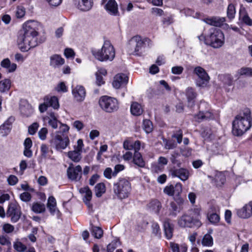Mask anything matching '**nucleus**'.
<instances>
[{"instance_id":"1","label":"nucleus","mask_w":252,"mask_h":252,"mask_svg":"<svg viewBox=\"0 0 252 252\" xmlns=\"http://www.w3.org/2000/svg\"><path fill=\"white\" fill-rule=\"evenodd\" d=\"M252 125L251 111L249 109H246L242 114L236 116L233 121L232 133L235 136H241L251 127Z\"/></svg>"},{"instance_id":"2","label":"nucleus","mask_w":252,"mask_h":252,"mask_svg":"<svg viewBox=\"0 0 252 252\" xmlns=\"http://www.w3.org/2000/svg\"><path fill=\"white\" fill-rule=\"evenodd\" d=\"M201 209L194 207L189 210L178 219V225L183 228L193 227H199L202 225Z\"/></svg>"},{"instance_id":"3","label":"nucleus","mask_w":252,"mask_h":252,"mask_svg":"<svg viewBox=\"0 0 252 252\" xmlns=\"http://www.w3.org/2000/svg\"><path fill=\"white\" fill-rule=\"evenodd\" d=\"M93 56L101 62L112 61L115 56V51L109 41H105L100 50L92 51Z\"/></svg>"},{"instance_id":"4","label":"nucleus","mask_w":252,"mask_h":252,"mask_svg":"<svg viewBox=\"0 0 252 252\" xmlns=\"http://www.w3.org/2000/svg\"><path fill=\"white\" fill-rule=\"evenodd\" d=\"M224 40L223 32L220 29L212 28L210 30L206 41L207 45L214 48H219L224 44Z\"/></svg>"},{"instance_id":"5","label":"nucleus","mask_w":252,"mask_h":252,"mask_svg":"<svg viewBox=\"0 0 252 252\" xmlns=\"http://www.w3.org/2000/svg\"><path fill=\"white\" fill-rule=\"evenodd\" d=\"M38 34L23 33L19 36L18 45L19 49L22 52L28 51L32 48L38 45L37 36Z\"/></svg>"},{"instance_id":"6","label":"nucleus","mask_w":252,"mask_h":252,"mask_svg":"<svg viewBox=\"0 0 252 252\" xmlns=\"http://www.w3.org/2000/svg\"><path fill=\"white\" fill-rule=\"evenodd\" d=\"M113 189L118 198L125 199L127 198L130 194L131 185L127 180L122 178L114 184Z\"/></svg>"},{"instance_id":"7","label":"nucleus","mask_w":252,"mask_h":252,"mask_svg":"<svg viewBox=\"0 0 252 252\" xmlns=\"http://www.w3.org/2000/svg\"><path fill=\"white\" fill-rule=\"evenodd\" d=\"M98 103L101 109L106 113H113L119 109L117 99L111 96L104 95L100 97Z\"/></svg>"},{"instance_id":"8","label":"nucleus","mask_w":252,"mask_h":252,"mask_svg":"<svg viewBox=\"0 0 252 252\" xmlns=\"http://www.w3.org/2000/svg\"><path fill=\"white\" fill-rule=\"evenodd\" d=\"M50 143L57 150H61L65 149L69 145V139L67 135L56 133L55 137L51 140Z\"/></svg>"},{"instance_id":"9","label":"nucleus","mask_w":252,"mask_h":252,"mask_svg":"<svg viewBox=\"0 0 252 252\" xmlns=\"http://www.w3.org/2000/svg\"><path fill=\"white\" fill-rule=\"evenodd\" d=\"M193 73L198 77L196 82V85L200 87L207 86L210 80V77L205 70L201 66H197L194 69Z\"/></svg>"},{"instance_id":"10","label":"nucleus","mask_w":252,"mask_h":252,"mask_svg":"<svg viewBox=\"0 0 252 252\" xmlns=\"http://www.w3.org/2000/svg\"><path fill=\"white\" fill-rule=\"evenodd\" d=\"M169 174L172 177H177L182 181H185L189 179V171L185 168L176 167L175 166L172 167L169 169Z\"/></svg>"},{"instance_id":"11","label":"nucleus","mask_w":252,"mask_h":252,"mask_svg":"<svg viewBox=\"0 0 252 252\" xmlns=\"http://www.w3.org/2000/svg\"><path fill=\"white\" fill-rule=\"evenodd\" d=\"M82 169L80 165L74 167L73 163H70L67 169V175L68 179L76 182L80 181L82 177Z\"/></svg>"},{"instance_id":"12","label":"nucleus","mask_w":252,"mask_h":252,"mask_svg":"<svg viewBox=\"0 0 252 252\" xmlns=\"http://www.w3.org/2000/svg\"><path fill=\"white\" fill-rule=\"evenodd\" d=\"M7 217L11 218V221L13 223L17 222L20 219L22 212L19 207L15 203L10 204L6 212Z\"/></svg>"},{"instance_id":"13","label":"nucleus","mask_w":252,"mask_h":252,"mask_svg":"<svg viewBox=\"0 0 252 252\" xmlns=\"http://www.w3.org/2000/svg\"><path fill=\"white\" fill-rule=\"evenodd\" d=\"M39 27V24L34 20L28 21L23 26V33L26 34H38L37 30Z\"/></svg>"},{"instance_id":"14","label":"nucleus","mask_w":252,"mask_h":252,"mask_svg":"<svg viewBox=\"0 0 252 252\" xmlns=\"http://www.w3.org/2000/svg\"><path fill=\"white\" fill-rule=\"evenodd\" d=\"M237 216L242 219H248L252 216V201L242 208L236 209Z\"/></svg>"},{"instance_id":"15","label":"nucleus","mask_w":252,"mask_h":252,"mask_svg":"<svg viewBox=\"0 0 252 252\" xmlns=\"http://www.w3.org/2000/svg\"><path fill=\"white\" fill-rule=\"evenodd\" d=\"M128 78L125 74L120 73L117 74L114 78L112 85L114 88L118 89L125 86L128 82Z\"/></svg>"},{"instance_id":"16","label":"nucleus","mask_w":252,"mask_h":252,"mask_svg":"<svg viewBox=\"0 0 252 252\" xmlns=\"http://www.w3.org/2000/svg\"><path fill=\"white\" fill-rule=\"evenodd\" d=\"M19 109L21 114L24 117H28L33 113L32 106L25 99L20 100Z\"/></svg>"},{"instance_id":"17","label":"nucleus","mask_w":252,"mask_h":252,"mask_svg":"<svg viewBox=\"0 0 252 252\" xmlns=\"http://www.w3.org/2000/svg\"><path fill=\"white\" fill-rule=\"evenodd\" d=\"M74 2L76 7L83 11L90 10L93 5V0H74Z\"/></svg>"},{"instance_id":"18","label":"nucleus","mask_w":252,"mask_h":252,"mask_svg":"<svg viewBox=\"0 0 252 252\" xmlns=\"http://www.w3.org/2000/svg\"><path fill=\"white\" fill-rule=\"evenodd\" d=\"M130 44L134 47L135 55H139L138 52L145 45V42L141 39L140 36H135L130 40Z\"/></svg>"},{"instance_id":"19","label":"nucleus","mask_w":252,"mask_h":252,"mask_svg":"<svg viewBox=\"0 0 252 252\" xmlns=\"http://www.w3.org/2000/svg\"><path fill=\"white\" fill-rule=\"evenodd\" d=\"M72 94L76 100L78 101H83L86 96L85 88L82 86H77L73 89Z\"/></svg>"},{"instance_id":"20","label":"nucleus","mask_w":252,"mask_h":252,"mask_svg":"<svg viewBox=\"0 0 252 252\" xmlns=\"http://www.w3.org/2000/svg\"><path fill=\"white\" fill-rule=\"evenodd\" d=\"M79 192L81 194H85L83 201L89 207H91L92 205L90 202L92 198V192L89 187L86 186L80 189Z\"/></svg>"},{"instance_id":"21","label":"nucleus","mask_w":252,"mask_h":252,"mask_svg":"<svg viewBox=\"0 0 252 252\" xmlns=\"http://www.w3.org/2000/svg\"><path fill=\"white\" fill-rule=\"evenodd\" d=\"M207 218L211 223L215 224L220 220V216L217 214L216 207L215 206H211L207 214Z\"/></svg>"},{"instance_id":"22","label":"nucleus","mask_w":252,"mask_h":252,"mask_svg":"<svg viewBox=\"0 0 252 252\" xmlns=\"http://www.w3.org/2000/svg\"><path fill=\"white\" fill-rule=\"evenodd\" d=\"M194 119L198 122L213 119V115L209 111H200L198 114L194 115Z\"/></svg>"},{"instance_id":"23","label":"nucleus","mask_w":252,"mask_h":252,"mask_svg":"<svg viewBox=\"0 0 252 252\" xmlns=\"http://www.w3.org/2000/svg\"><path fill=\"white\" fill-rule=\"evenodd\" d=\"M204 21L209 25L215 27H220L225 21V18L224 17H213L206 18Z\"/></svg>"},{"instance_id":"24","label":"nucleus","mask_w":252,"mask_h":252,"mask_svg":"<svg viewBox=\"0 0 252 252\" xmlns=\"http://www.w3.org/2000/svg\"><path fill=\"white\" fill-rule=\"evenodd\" d=\"M105 8L111 15L116 16L118 13V5L115 0H109L105 4Z\"/></svg>"},{"instance_id":"25","label":"nucleus","mask_w":252,"mask_h":252,"mask_svg":"<svg viewBox=\"0 0 252 252\" xmlns=\"http://www.w3.org/2000/svg\"><path fill=\"white\" fill-rule=\"evenodd\" d=\"M50 59V65L55 68L64 63V60L59 55L55 54L51 56Z\"/></svg>"},{"instance_id":"26","label":"nucleus","mask_w":252,"mask_h":252,"mask_svg":"<svg viewBox=\"0 0 252 252\" xmlns=\"http://www.w3.org/2000/svg\"><path fill=\"white\" fill-rule=\"evenodd\" d=\"M239 19L247 25H252V20L249 16L245 8L244 7H241L240 8Z\"/></svg>"},{"instance_id":"27","label":"nucleus","mask_w":252,"mask_h":252,"mask_svg":"<svg viewBox=\"0 0 252 252\" xmlns=\"http://www.w3.org/2000/svg\"><path fill=\"white\" fill-rule=\"evenodd\" d=\"M186 94L188 101V105L192 107L194 104V99L196 96V93L193 88L189 87L186 90Z\"/></svg>"},{"instance_id":"28","label":"nucleus","mask_w":252,"mask_h":252,"mask_svg":"<svg viewBox=\"0 0 252 252\" xmlns=\"http://www.w3.org/2000/svg\"><path fill=\"white\" fill-rule=\"evenodd\" d=\"M44 100L48 104V106L52 107L55 109H58L59 108V100L56 96H46Z\"/></svg>"},{"instance_id":"29","label":"nucleus","mask_w":252,"mask_h":252,"mask_svg":"<svg viewBox=\"0 0 252 252\" xmlns=\"http://www.w3.org/2000/svg\"><path fill=\"white\" fill-rule=\"evenodd\" d=\"M130 112L133 115L137 116L142 114L143 109L139 103L137 102H132L131 104Z\"/></svg>"},{"instance_id":"30","label":"nucleus","mask_w":252,"mask_h":252,"mask_svg":"<svg viewBox=\"0 0 252 252\" xmlns=\"http://www.w3.org/2000/svg\"><path fill=\"white\" fill-rule=\"evenodd\" d=\"M164 234L167 239H170L173 236V228L168 220H165L163 223Z\"/></svg>"},{"instance_id":"31","label":"nucleus","mask_w":252,"mask_h":252,"mask_svg":"<svg viewBox=\"0 0 252 252\" xmlns=\"http://www.w3.org/2000/svg\"><path fill=\"white\" fill-rule=\"evenodd\" d=\"M49 115V117H48L49 125L53 128L56 129L58 127V124L61 123L58 121L57 117L54 112H51Z\"/></svg>"},{"instance_id":"32","label":"nucleus","mask_w":252,"mask_h":252,"mask_svg":"<svg viewBox=\"0 0 252 252\" xmlns=\"http://www.w3.org/2000/svg\"><path fill=\"white\" fill-rule=\"evenodd\" d=\"M170 248L172 252H187V247L185 245H179L174 242L170 243Z\"/></svg>"},{"instance_id":"33","label":"nucleus","mask_w":252,"mask_h":252,"mask_svg":"<svg viewBox=\"0 0 252 252\" xmlns=\"http://www.w3.org/2000/svg\"><path fill=\"white\" fill-rule=\"evenodd\" d=\"M133 162L140 167H143L145 166V162L139 152L134 153L133 157Z\"/></svg>"},{"instance_id":"34","label":"nucleus","mask_w":252,"mask_h":252,"mask_svg":"<svg viewBox=\"0 0 252 252\" xmlns=\"http://www.w3.org/2000/svg\"><path fill=\"white\" fill-rule=\"evenodd\" d=\"M67 155L68 158L75 162H79L82 158L81 153L75 150L68 152Z\"/></svg>"},{"instance_id":"35","label":"nucleus","mask_w":252,"mask_h":252,"mask_svg":"<svg viewBox=\"0 0 252 252\" xmlns=\"http://www.w3.org/2000/svg\"><path fill=\"white\" fill-rule=\"evenodd\" d=\"M219 79L224 86H230L232 84L233 78L229 74H221L219 76Z\"/></svg>"},{"instance_id":"36","label":"nucleus","mask_w":252,"mask_h":252,"mask_svg":"<svg viewBox=\"0 0 252 252\" xmlns=\"http://www.w3.org/2000/svg\"><path fill=\"white\" fill-rule=\"evenodd\" d=\"M148 206L155 213L158 214L161 208V203L157 200H152Z\"/></svg>"},{"instance_id":"37","label":"nucleus","mask_w":252,"mask_h":252,"mask_svg":"<svg viewBox=\"0 0 252 252\" xmlns=\"http://www.w3.org/2000/svg\"><path fill=\"white\" fill-rule=\"evenodd\" d=\"M32 210L35 213H42L45 212V207L43 203L35 202L32 205Z\"/></svg>"},{"instance_id":"38","label":"nucleus","mask_w":252,"mask_h":252,"mask_svg":"<svg viewBox=\"0 0 252 252\" xmlns=\"http://www.w3.org/2000/svg\"><path fill=\"white\" fill-rule=\"evenodd\" d=\"M169 209L170 211L169 215L174 217H176L181 210L180 207L174 202H171L170 203V208Z\"/></svg>"},{"instance_id":"39","label":"nucleus","mask_w":252,"mask_h":252,"mask_svg":"<svg viewBox=\"0 0 252 252\" xmlns=\"http://www.w3.org/2000/svg\"><path fill=\"white\" fill-rule=\"evenodd\" d=\"M56 201L55 198L51 196H50L48 200L47 207L49 208L50 213L54 214L56 210Z\"/></svg>"},{"instance_id":"40","label":"nucleus","mask_w":252,"mask_h":252,"mask_svg":"<svg viewBox=\"0 0 252 252\" xmlns=\"http://www.w3.org/2000/svg\"><path fill=\"white\" fill-rule=\"evenodd\" d=\"M10 80L5 79L0 81V91L1 92H5L8 91L10 88Z\"/></svg>"},{"instance_id":"41","label":"nucleus","mask_w":252,"mask_h":252,"mask_svg":"<svg viewBox=\"0 0 252 252\" xmlns=\"http://www.w3.org/2000/svg\"><path fill=\"white\" fill-rule=\"evenodd\" d=\"M105 192V186L104 183H100L95 187V193L97 197H100Z\"/></svg>"},{"instance_id":"42","label":"nucleus","mask_w":252,"mask_h":252,"mask_svg":"<svg viewBox=\"0 0 252 252\" xmlns=\"http://www.w3.org/2000/svg\"><path fill=\"white\" fill-rule=\"evenodd\" d=\"M91 233L95 238L100 239L103 235V230L99 227L92 226L91 228Z\"/></svg>"},{"instance_id":"43","label":"nucleus","mask_w":252,"mask_h":252,"mask_svg":"<svg viewBox=\"0 0 252 252\" xmlns=\"http://www.w3.org/2000/svg\"><path fill=\"white\" fill-rule=\"evenodd\" d=\"M237 72L241 76L252 77V68L251 67H243L239 69Z\"/></svg>"},{"instance_id":"44","label":"nucleus","mask_w":252,"mask_h":252,"mask_svg":"<svg viewBox=\"0 0 252 252\" xmlns=\"http://www.w3.org/2000/svg\"><path fill=\"white\" fill-rule=\"evenodd\" d=\"M202 244L207 247H211L213 245V238L210 234H206L203 236L202 240Z\"/></svg>"},{"instance_id":"45","label":"nucleus","mask_w":252,"mask_h":252,"mask_svg":"<svg viewBox=\"0 0 252 252\" xmlns=\"http://www.w3.org/2000/svg\"><path fill=\"white\" fill-rule=\"evenodd\" d=\"M236 13L235 6L234 4L230 3L228 5L227 9V16L230 20L234 18Z\"/></svg>"},{"instance_id":"46","label":"nucleus","mask_w":252,"mask_h":252,"mask_svg":"<svg viewBox=\"0 0 252 252\" xmlns=\"http://www.w3.org/2000/svg\"><path fill=\"white\" fill-rule=\"evenodd\" d=\"M13 248L18 252H24L27 249L26 245L19 241L14 242Z\"/></svg>"},{"instance_id":"47","label":"nucleus","mask_w":252,"mask_h":252,"mask_svg":"<svg viewBox=\"0 0 252 252\" xmlns=\"http://www.w3.org/2000/svg\"><path fill=\"white\" fill-rule=\"evenodd\" d=\"M152 234L158 238L161 237V231L159 225L157 222H153L152 225Z\"/></svg>"},{"instance_id":"48","label":"nucleus","mask_w":252,"mask_h":252,"mask_svg":"<svg viewBox=\"0 0 252 252\" xmlns=\"http://www.w3.org/2000/svg\"><path fill=\"white\" fill-rule=\"evenodd\" d=\"M153 124L149 120H144L143 122V128L145 131L149 133L153 130Z\"/></svg>"},{"instance_id":"49","label":"nucleus","mask_w":252,"mask_h":252,"mask_svg":"<svg viewBox=\"0 0 252 252\" xmlns=\"http://www.w3.org/2000/svg\"><path fill=\"white\" fill-rule=\"evenodd\" d=\"M51 152L52 153V150H50L47 145L45 144H42L41 146V154L43 158H49V153Z\"/></svg>"},{"instance_id":"50","label":"nucleus","mask_w":252,"mask_h":252,"mask_svg":"<svg viewBox=\"0 0 252 252\" xmlns=\"http://www.w3.org/2000/svg\"><path fill=\"white\" fill-rule=\"evenodd\" d=\"M172 138H175L177 140L178 143L180 144L182 141L183 139V131L181 129H179L173 132L172 135Z\"/></svg>"},{"instance_id":"51","label":"nucleus","mask_w":252,"mask_h":252,"mask_svg":"<svg viewBox=\"0 0 252 252\" xmlns=\"http://www.w3.org/2000/svg\"><path fill=\"white\" fill-rule=\"evenodd\" d=\"M215 182L219 185L223 184L225 180V176L220 172L217 173L215 177Z\"/></svg>"},{"instance_id":"52","label":"nucleus","mask_w":252,"mask_h":252,"mask_svg":"<svg viewBox=\"0 0 252 252\" xmlns=\"http://www.w3.org/2000/svg\"><path fill=\"white\" fill-rule=\"evenodd\" d=\"M60 124L61 126H60V130L57 131L56 133H59V134L67 135L66 133L68 132L69 129V127L66 124H63L61 123Z\"/></svg>"},{"instance_id":"53","label":"nucleus","mask_w":252,"mask_h":252,"mask_svg":"<svg viewBox=\"0 0 252 252\" xmlns=\"http://www.w3.org/2000/svg\"><path fill=\"white\" fill-rule=\"evenodd\" d=\"M48 133V130L46 127L42 128L38 133L39 138L42 140H44L46 138V135Z\"/></svg>"},{"instance_id":"54","label":"nucleus","mask_w":252,"mask_h":252,"mask_svg":"<svg viewBox=\"0 0 252 252\" xmlns=\"http://www.w3.org/2000/svg\"><path fill=\"white\" fill-rule=\"evenodd\" d=\"M18 181V178L13 175H10L7 178V182L8 184L10 186H14L16 185Z\"/></svg>"},{"instance_id":"55","label":"nucleus","mask_w":252,"mask_h":252,"mask_svg":"<svg viewBox=\"0 0 252 252\" xmlns=\"http://www.w3.org/2000/svg\"><path fill=\"white\" fill-rule=\"evenodd\" d=\"M20 199L24 202H28L31 199V195L28 192H24L20 194Z\"/></svg>"},{"instance_id":"56","label":"nucleus","mask_w":252,"mask_h":252,"mask_svg":"<svg viewBox=\"0 0 252 252\" xmlns=\"http://www.w3.org/2000/svg\"><path fill=\"white\" fill-rule=\"evenodd\" d=\"M15 119L13 117H10L8 119L4 122V123L0 126V131L1 130V128H3V127L5 126H8L9 127L11 128V126L12 123L14 121Z\"/></svg>"},{"instance_id":"57","label":"nucleus","mask_w":252,"mask_h":252,"mask_svg":"<svg viewBox=\"0 0 252 252\" xmlns=\"http://www.w3.org/2000/svg\"><path fill=\"white\" fill-rule=\"evenodd\" d=\"M38 127V124L37 123H34L29 127V132L31 135H33L35 133Z\"/></svg>"},{"instance_id":"58","label":"nucleus","mask_w":252,"mask_h":252,"mask_svg":"<svg viewBox=\"0 0 252 252\" xmlns=\"http://www.w3.org/2000/svg\"><path fill=\"white\" fill-rule=\"evenodd\" d=\"M64 54L66 58H74L75 56V53L71 48H66L64 50Z\"/></svg>"},{"instance_id":"59","label":"nucleus","mask_w":252,"mask_h":252,"mask_svg":"<svg viewBox=\"0 0 252 252\" xmlns=\"http://www.w3.org/2000/svg\"><path fill=\"white\" fill-rule=\"evenodd\" d=\"M25 14V10L23 7H18L16 12V16L18 18H22Z\"/></svg>"},{"instance_id":"60","label":"nucleus","mask_w":252,"mask_h":252,"mask_svg":"<svg viewBox=\"0 0 252 252\" xmlns=\"http://www.w3.org/2000/svg\"><path fill=\"white\" fill-rule=\"evenodd\" d=\"M163 191L165 194L169 196H172L174 195V187L172 185H171L170 186H166L164 189Z\"/></svg>"},{"instance_id":"61","label":"nucleus","mask_w":252,"mask_h":252,"mask_svg":"<svg viewBox=\"0 0 252 252\" xmlns=\"http://www.w3.org/2000/svg\"><path fill=\"white\" fill-rule=\"evenodd\" d=\"M184 70V68L181 66H174L171 69V72L174 74H181Z\"/></svg>"},{"instance_id":"62","label":"nucleus","mask_w":252,"mask_h":252,"mask_svg":"<svg viewBox=\"0 0 252 252\" xmlns=\"http://www.w3.org/2000/svg\"><path fill=\"white\" fill-rule=\"evenodd\" d=\"M3 230L7 233L12 232L14 230V227L9 223H5L3 226Z\"/></svg>"},{"instance_id":"63","label":"nucleus","mask_w":252,"mask_h":252,"mask_svg":"<svg viewBox=\"0 0 252 252\" xmlns=\"http://www.w3.org/2000/svg\"><path fill=\"white\" fill-rule=\"evenodd\" d=\"M151 13L156 16H161L164 14L163 10L160 8L153 7L151 9Z\"/></svg>"},{"instance_id":"64","label":"nucleus","mask_w":252,"mask_h":252,"mask_svg":"<svg viewBox=\"0 0 252 252\" xmlns=\"http://www.w3.org/2000/svg\"><path fill=\"white\" fill-rule=\"evenodd\" d=\"M56 90L58 92H67V88L63 82H61L56 87Z\"/></svg>"}]
</instances>
